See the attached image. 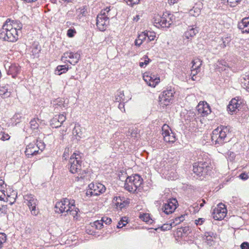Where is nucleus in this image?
Returning <instances> with one entry per match:
<instances>
[{"mask_svg":"<svg viewBox=\"0 0 249 249\" xmlns=\"http://www.w3.org/2000/svg\"><path fill=\"white\" fill-rule=\"evenodd\" d=\"M79 209L74 205V200L66 198L60 202H57L55 206V212L59 213H64V215H71L74 218L77 215Z\"/></svg>","mask_w":249,"mask_h":249,"instance_id":"obj_1","label":"nucleus"},{"mask_svg":"<svg viewBox=\"0 0 249 249\" xmlns=\"http://www.w3.org/2000/svg\"><path fill=\"white\" fill-rule=\"evenodd\" d=\"M9 22L10 19H7L0 28V39L13 42L18 39V31L12 27Z\"/></svg>","mask_w":249,"mask_h":249,"instance_id":"obj_2","label":"nucleus"},{"mask_svg":"<svg viewBox=\"0 0 249 249\" xmlns=\"http://www.w3.org/2000/svg\"><path fill=\"white\" fill-rule=\"evenodd\" d=\"M230 131V127L229 126L221 125L214 129L212 134V141L215 144H223L229 141L227 134Z\"/></svg>","mask_w":249,"mask_h":249,"instance_id":"obj_3","label":"nucleus"},{"mask_svg":"<svg viewBox=\"0 0 249 249\" xmlns=\"http://www.w3.org/2000/svg\"><path fill=\"white\" fill-rule=\"evenodd\" d=\"M143 179L138 174L128 176L125 180L124 187L131 193H135L137 190L140 191L142 187Z\"/></svg>","mask_w":249,"mask_h":249,"instance_id":"obj_4","label":"nucleus"},{"mask_svg":"<svg viewBox=\"0 0 249 249\" xmlns=\"http://www.w3.org/2000/svg\"><path fill=\"white\" fill-rule=\"evenodd\" d=\"M212 168L209 160L205 161H199L194 164L193 171L196 176L201 177L209 174Z\"/></svg>","mask_w":249,"mask_h":249,"instance_id":"obj_5","label":"nucleus"},{"mask_svg":"<svg viewBox=\"0 0 249 249\" xmlns=\"http://www.w3.org/2000/svg\"><path fill=\"white\" fill-rule=\"evenodd\" d=\"M110 9L109 7H107L103 9L99 14L96 18V25L98 29L101 31L106 30L109 24L108 13Z\"/></svg>","mask_w":249,"mask_h":249,"instance_id":"obj_6","label":"nucleus"},{"mask_svg":"<svg viewBox=\"0 0 249 249\" xmlns=\"http://www.w3.org/2000/svg\"><path fill=\"white\" fill-rule=\"evenodd\" d=\"M45 147L44 143L41 141H37L36 143L33 142L27 145L25 153L28 158H30L38 154L39 150L42 152Z\"/></svg>","mask_w":249,"mask_h":249,"instance_id":"obj_7","label":"nucleus"},{"mask_svg":"<svg viewBox=\"0 0 249 249\" xmlns=\"http://www.w3.org/2000/svg\"><path fill=\"white\" fill-rule=\"evenodd\" d=\"M81 159V154L79 153H73L71 156L69 164L70 165V171L71 173H78V171L81 170L82 163Z\"/></svg>","mask_w":249,"mask_h":249,"instance_id":"obj_8","label":"nucleus"},{"mask_svg":"<svg viewBox=\"0 0 249 249\" xmlns=\"http://www.w3.org/2000/svg\"><path fill=\"white\" fill-rule=\"evenodd\" d=\"M89 189L86 192L88 196H97L104 193L106 190L105 186L100 183H90L89 185Z\"/></svg>","mask_w":249,"mask_h":249,"instance_id":"obj_9","label":"nucleus"},{"mask_svg":"<svg viewBox=\"0 0 249 249\" xmlns=\"http://www.w3.org/2000/svg\"><path fill=\"white\" fill-rule=\"evenodd\" d=\"M25 202L29 207L31 213L34 215H37L38 213V209L36 208L38 201L36 197L32 194H28L24 196Z\"/></svg>","mask_w":249,"mask_h":249,"instance_id":"obj_10","label":"nucleus"},{"mask_svg":"<svg viewBox=\"0 0 249 249\" xmlns=\"http://www.w3.org/2000/svg\"><path fill=\"white\" fill-rule=\"evenodd\" d=\"M175 91L171 89L164 90L159 97V103L162 106H167L173 100Z\"/></svg>","mask_w":249,"mask_h":249,"instance_id":"obj_11","label":"nucleus"},{"mask_svg":"<svg viewBox=\"0 0 249 249\" xmlns=\"http://www.w3.org/2000/svg\"><path fill=\"white\" fill-rule=\"evenodd\" d=\"M227 212L225 205L222 203H219L213 209L212 213L213 217L215 220H222L226 215Z\"/></svg>","mask_w":249,"mask_h":249,"instance_id":"obj_12","label":"nucleus"},{"mask_svg":"<svg viewBox=\"0 0 249 249\" xmlns=\"http://www.w3.org/2000/svg\"><path fill=\"white\" fill-rule=\"evenodd\" d=\"M170 15L167 17H158L154 19L153 23L154 25L158 28H169L172 23Z\"/></svg>","mask_w":249,"mask_h":249,"instance_id":"obj_13","label":"nucleus"},{"mask_svg":"<svg viewBox=\"0 0 249 249\" xmlns=\"http://www.w3.org/2000/svg\"><path fill=\"white\" fill-rule=\"evenodd\" d=\"M178 201L176 198H171L164 204L162 207L163 212L166 214L172 213L177 207Z\"/></svg>","mask_w":249,"mask_h":249,"instance_id":"obj_14","label":"nucleus"},{"mask_svg":"<svg viewBox=\"0 0 249 249\" xmlns=\"http://www.w3.org/2000/svg\"><path fill=\"white\" fill-rule=\"evenodd\" d=\"M80 54L72 52L65 53L61 57L62 61H67L71 65H75L80 59Z\"/></svg>","mask_w":249,"mask_h":249,"instance_id":"obj_15","label":"nucleus"},{"mask_svg":"<svg viewBox=\"0 0 249 249\" xmlns=\"http://www.w3.org/2000/svg\"><path fill=\"white\" fill-rule=\"evenodd\" d=\"M170 131L171 130L169 129L168 125L164 124L162 127V135L163 136L164 141L168 142H173L176 140V138L174 136V134Z\"/></svg>","mask_w":249,"mask_h":249,"instance_id":"obj_16","label":"nucleus"},{"mask_svg":"<svg viewBox=\"0 0 249 249\" xmlns=\"http://www.w3.org/2000/svg\"><path fill=\"white\" fill-rule=\"evenodd\" d=\"M143 79L149 86L152 87H155L160 82L159 77H155L154 75H149L148 73L143 74Z\"/></svg>","mask_w":249,"mask_h":249,"instance_id":"obj_17","label":"nucleus"},{"mask_svg":"<svg viewBox=\"0 0 249 249\" xmlns=\"http://www.w3.org/2000/svg\"><path fill=\"white\" fill-rule=\"evenodd\" d=\"M198 112L203 116L207 115L211 112L210 107L209 105L205 103L202 104L199 103L197 107Z\"/></svg>","mask_w":249,"mask_h":249,"instance_id":"obj_18","label":"nucleus"},{"mask_svg":"<svg viewBox=\"0 0 249 249\" xmlns=\"http://www.w3.org/2000/svg\"><path fill=\"white\" fill-rule=\"evenodd\" d=\"M12 89L9 85L6 84L0 87V97L3 99L7 98L11 95Z\"/></svg>","mask_w":249,"mask_h":249,"instance_id":"obj_19","label":"nucleus"},{"mask_svg":"<svg viewBox=\"0 0 249 249\" xmlns=\"http://www.w3.org/2000/svg\"><path fill=\"white\" fill-rule=\"evenodd\" d=\"M238 27L243 33H249V17L244 18L238 23Z\"/></svg>","mask_w":249,"mask_h":249,"instance_id":"obj_20","label":"nucleus"},{"mask_svg":"<svg viewBox=\"0 0 249 249\" xmlns=\"http://www.w3.org/2000/svg\"><path fill=\"white\" fill-rule=\"evenodd\" d=\"M198 33V30L196 27L193 28L189 26V29L184 33V36L187 39H191Z\"/></svg>","mask_w":249,"mask_h":249,"instance_id":"obj_21","label":"nucleus"},{"mask_svg":"<svg viewBox=\"0 0 249 249\" xmlns=\"http://www.w3.org/2000/svg\"><path fill=\"white\" fill-rule=\"evenodd\" d=\"M19 71L20 67L15 64L11 65L7 70V74L11 75L13 78H15Z\"/></svg>","mask_w":249,"mask_h":249,"instance_id":"obj_22","label":"nucleus"},{"mask_svg":"<svg viewBox=\"0 0 249 249\" xmlns=\"http://www.w3.org/2000/svg\"><path fill=\"white\" fill-rule=\"evenodd\" d=\"M72 134L74 138L77 140H79L82 138L83 132L79 124H75L72 130Z\"/></svg>","mask_w":249,"mask_h":249,"instance_id":"obj_23","label":"nucleus"},{"mask_svg":"<svg viewBox=\"0 0 249 249\" xmlns=\"http://www.w3.org/2000/svg\"><path fill=\"white\" fill-rule=\"evenodd\" d=\"M240 104L237 100L232 99L228 106V110L231 113L235 112L236 109L239 107Z\"/></svg>","mask_w":249,"mask_h":249,"instance_id":"obj_24","label":"nucleus"},{"mask_svg":"<svg viewBox=\"0 0 249 249\" xmlns=\"http://www.w3.org/2000/svg\"><path fill=\"white\" fill-rule=\"evenodd\" d=\"M113 203L120 209H122L125 206V198L120 196H115L113 200Z\"/></svg>","mask_w":249,"mask_h":249,"instance_id":"obj_25","label":"nucleus"},{"mask_svg":"<svg viewBox=\"0 0 249 249\" xmlns=\"http://www.w3.org/2000/svg\"><path fill=\"white\" fill-rule=\"evenodd\" d=\"M68 100L62 98H58L53 101V104L57 106V107H60L62 109L63 108H67L68 107Z\"/></svg>","mask_w":249,"mask_h":249,"instance_id":"obj_26","label":"nucleus"},{"mask_svg":"<svg viewBox=\"0 0 249 249\" xmlns=\"http://www.w3.org/2000/svg\"><path fill=\"white\" fill-rule=\"evenodd\" d=\"M204 236L205 237V239L207 241L208 244H211V242L213 241V239H215L217 235L216 233L212 231H207L205 232Z\"/></svg>","mask_w":249,"mask_h":249,"instance_id":"obj_27","label":"nucleus"},{"mask_svg":"<svg viewBox=\"0 0 249 249\" xmlns=\"http://www.w3.org/2000/svg\"><path fill=\"white\" fill-rule=\"evenodd\" d=\"M202 62V61L199 58L194 59L192 62L193 65L191 69H193V71H195V70L200 71Z\"/></svg>","mask_w":249,"mask_h":249,"instance_id":"obj_28","label":"nucleus"},{"mask_svg":"<svg viewBox=\"0 0 249 249\" xmlns=\"http://www.w3.org/2000/svg\"><path fill=\"white\" fill-rule=\"evenodd\" d=\"M127 99H125L124 91L119 90L117 92L115 96V102H126Z\"/></svg>","mask_w":249,"mask_h":249,"instance_id":"obj_29","label":"nucleus"},{"mask_svg":"<svg viewBox=\"0 0 249 249\" xmlns=\"http://www.w3.org/2000/svg\"><path fill=\"white\" fill-rule=\"evenodd\" d=\"M9 23L14 29L18 31V33L19 32H20L21 29L22 28V24L19 21L10 20Z\"/></svg>","mask_w":249,"mask_h":249,"instance_id":"obj_30","label":"nucleus"},{"mask_svg":"<svg viewBox=\"0 0 249 249\" xmlns=\"http://www.w3.org/2000/svg\"><path fill=\"white\" fill-rule=\"evenodd\" d=\"M242 87L249 92V76L245 75L241 79Z\"/></svg>","mask_w":249,"mask_h":249,"instance_id":"obj_31","label":"nucleus"},{"mask_svg":"<svg viewBox=\"0 0 249 249\" xmlns=\"http://www.w3.org/2000/svg\"><path fill=\"white\" fill-rule=\"evenodd\" d=\"M39 120L38 118H34L32 119L30 122V128L36 132H37V130L39 127V124L38 122Z\"/></svg>","mask_w":249,"mask_h":249,"instance_id":"obj_32","label":"nucleus"},{"mask_svg":"<svg viewBox=\"0 0 249 249\" xmlns=\"http://www.w3.org/2000/svg\"><path fill=\"white\" fill-rule=\"evenodd\" d=\"M68 70V67L66 65H59L56 67L55 73L58 75L66 72Z\"/></svg>","mask_w":249,"mask_h":249,"instance_id":"obj_33","label":"nucleus"},{"mask_svg":"<svg viewBox=\"0 0 249 249\" xmlns=\"http://www.w3.org/2000/svg\"><path fill=\"white\" fill-rule=\"evenodd\" d=\"M22 116L19 113H16L11 119L12 124L16 125L18 124L21 120Z\"/></svg>","mask_w":249,"mask_h":249,"instance_id":"obj_34","label":"nucleus"},{"mask_svg":"<svg viewBox=\"0 0 249 249\" xmlns=\"http://www.w3.org/2000/svg\"><path fill=\"white\" fill-rule=\"evenodd\" d=\"M50 125L53 128H57L61 126V123L59 122V120H57V116L51 120Z\"/></svg>","mask_w":249,"mask_h":249,"instance_id":"obj_35","label":"nucleus"},{"mask_svg":"<svg viewBox=\"0 0 249 249\" xmlns=\"http://www.w3.org/2000/svg\"><path fill=\"white\" fill-rule=\"evenodd\" d=\"M230 39L229 37L222 38L219 42V46L221 48H225L229 43Z\"/></svg>","mask_w":249,"mask_h":249,"instance_id":"obj_36","label":"nucleus"},{"mask_svg":"<svg viewBox=\"0 0 249 249\" xmlns=\"http://www.w3.org/2000/svg\"><path fill=\"white\" fill-rule=\"evenodd\" d=\"M224 2H227V4L231 7H235L240 2L241 0H222Z\"/></svg>","mask_w":249,"mask_h":249,"instance_id":"obj_37","label":"nucleus"},{"mask_svg":"<svg viewBox=\"0 0 249 249\" xmlns=\"http://www.w3.org/2000/svg\"><path fill=\"white\" fill-rule=\"evenodd\" d=\"M91 227L97 229H101L103 227V224L101 220H97L91 224Z\"/></svg>","mask_w":249,"mask_h":249,"instance_id":"obj_38","label":"nucleus"},{"mask_svg":"<svg viewBox=\"0 0 249 249\" xmlns=\"http://www.w3.org/2000/svg\"><path fill=\"white\" fill-rule=\"evenodd\" d=\"M200 12V10L198 8H194L189 12V14L193 17L198 16Z\"/></svg>","mask_w":249,"mask_h":249,"instance_id":"obj_39","label":"nucleus"},{"mask_svg":"<svg viewBox=\"0 0 249 249\" xmlns=\"http://www.w3.org/2000/svg\"><path fill=\"white\" fill-rule=\"evenodd\" d=\"M140 218L143 221L148 223L150 220V216L148 213H143L140 215Z\"/></svg>","mask_w":249,"mask_h":249,"instance_id":"obj_40","label":"nucleus"},{"mask_svg":"<svg viewBox=\"0 0 249 249\" xmlns=\"http://www.w3.org/2000/svg\"><path fill=\"white\" fill-rule=\"evenodd\" d=\"M127 223L126 217L122 218V219L118 222L117 226L118 229L122 228Z\"/></svg>","mask_w":249,"mask_h":249,"instance_id":"obj_41","label":"nucleus"},{"mask_svg":"<svg viewBox=\"0 0 249 249\" xmlns=\"http://www.w3.org/2000/svg\"><path fill=\"white\" fill-rule=\"evenodd\" d=\"M172 227H173V226L171 223L170 224H168V223L164 224L162 226L160 227V228L161 231H167V230H169L171 229Z\"/></svg>","mask_w":249,"mask_h":249,"instance_id":"obj_42","label":"nucleus"},{"mask_svg":"<svg viewBox=\"0 0 249 249\" xmlns=\"http://www.w3.org/2000/svg\"><path fill=\"white\" fill-rule=\"evenodd\" d=\"M6 241V236L4 233H0V248Z\"/></svg>","mask_w":249,"mask_h":249,"instance_id":"obj_43","label":"nucleus"},{"mask_svg":"<svg viewBox=\"0 0 249 249\" xmlns=\"http://www.w3.org/2000/svg\"><path fill=\"white\" fill-rule=\"evenodd\" d=\"M76 33V30L74 28H70L67 31V35L69 37H72Z\"/></svg>","mask_w":249,"mask_h":249,"instance_id":"obj_44","label":"nucleus"},{"mask_svg":"<svg viewBox=\"0 0 249 249\" xmlns=\"http://www.w3.org/2000/svg\"><path fill=\"white\" fill-rule=\"evenodd\" d=\"M190 229L188 227L181 228L179 231V232H183L185 235H188L190 233Z\"/></svg>","mask_w":249,"mask_h":249,"instance_id":"obj_45","label":"nucleus"},{"mask_svg":"<svg viewBox=\"0 0 249 249\" xmlns=\"http://www.w3.org/2000/svg\"><path fill=\"white\" fill-rule=\"evenodd\" d=\"M78 176L77 177V180H79L80 179H83L85 178V175L86 174V172L85 170H82L81 169L80 171H78Z\"/></svg>","mask_w":249,"mask_h":249,"instance_id":"obj_46","label":"nucleus"},{"mask_svg":"<svg viewBox=\"0 0 249 249\" xmlns=\"http://www.w3.org/2000/svg\"><path fill=\"white\" fill-rule=\"evenodd\" d=\"M147 36V32L145 31L144 32L142 33L141 34H140L138 36V37L139 38H140V39L141 40H142V41H143L146 38Z\"/></svg>","mask_w":249,"mask_h":249,"instance_id":"obj_47","label":"nucleus"},{"mask_svg":"<svg viewBox=\"0 0 249 249\" xmlns=\"http://www.w3.org/2000/svg\"><path fill=\"white\" fill-rule=\"evenodd\" d=\"M57 120H59V122L61 123V124L62 125L63 123L65 121L66 117L65 115H64L63 114H62L59 115L58 116H57Z\"/></svg>","mask_w":249,"mask_h":249,"instance_id":"obj_48","label":"nucleus"},{"mask_svg":"<svg viewBox=\"0 0 249 249\" xmlns=\"http://www.w3.org/2000/svg\"><path fill=\"white\" fill-rule=\"evenodd\" d=\"M101 220L103 223H104L106 225L110 224L112 221L111 219L107 217H103Z\"/></svg>","mask_w":249,"mask_h":249,"instance_id":"obj_49","label":"nucleus"},{"mask_svg":"<svg viewBox=\"0 0 249 249\" xmlns=\"http://www.w3.org/2000/svg\"><path fill=\"white\" fill-rule=\"evenodd\" d=\"M156 37L155 34L153 32H147V37L149 41H153L154 40Z\"/></svg>","mask_w":249,"mask_h":249,"instance_id":"obj_50","label":"nucleus"},{"mask_svg":"<svg viewBox=\"0 0 249 249\" xmlns=\"http://www.w3.org/2000/svg\"><path fill=\"white\" fill-rule=\"evenodd\" d=\"M7 213V205H2L0 208V214H6Z\"/></svg>","mask_w":249,"mask_h":249,"instance_id":"obj_51","label":"nucleus"},{"mask_svg":"<svg viewBox=\"0 0 249 249\" xmlns=\"http://www.w3.org/2000/svg\"><path fill=\"white\" fill-rule=\"evenodd\" d=\"M144 57H145V58H146L147 60L145 59V60H144V62H140L139 66L141 67H142L144 66H146L149 63V61L150 60V59L148 58L147 56L145 55Z\"/></svg>","mask_w":249,"mask_h":249,"instance_id":"obj_52","label":"nucleus"},{"mask_svg":"<svg viewBox=\"0 0 249 249\" xmlns=\"http://www.w3.org/2000/svg\"><path fill=\"white\" fill-rule=\"evenodd\" d=\"M139 2V0H128L126 3L128 5L133 6L134 4H137Z\"/></svg>","mask_w":249,"mask_h":249,"instance_id":"obj_53","label":"nucleus"},{"mask_svg":"<svg viewBox=\"0 0 249 249\" xmlns=\"http://www.w3.org/2000/svg\"><path fill=\"white\" fill-rule=\"evenodd\" d=\"M1 134H2V137L0 139L2 141L8 140L10 138V136L8 134L5 133L4 132H2Z\"/></svg>","mask_w":249,"mask_h":249,"instance_id":"obj_54","label":"nucleus"},{"mask_svg":"<svg viewBox=\"0 0 249 249\" xmlns=\"http://www.w3.org/2000/svg\"><path fill=\"white\" fill-rule=\"evenodd\" d=\"M181 222L179 220V218L178 217H176L175 219H173V221L171 222V224L173 226V227H174L179 223H180Z\"/></svg>","mask_w":249,"mask_h":249,"instance_id":"obj_55","label":"nucleus"},{"mask_svg":"<svg viewBox=\"0 0 249 249\" xmlns=\"http://www.w3.org/2000/svg\"><path fill=\"white\" fill-rule=\"evenodd\" d=\"M205 219L202 218H199L195 220V223L196 225H201L204 222Z\"/></svg>","mask_w":249,"mask_h":249,"instance_id":"obj_56","label":"nucleus"},{"mask_svg":"<svg viewBox=\"0 0 249 249\" xmlns=\"http://www.w3.org/2000/svg\"><path fill=\"white\" fill-rule=\"evenodd\" d=\"M239 177L240 179L245 180L247 179L249 177L247 174L245 173H242L239 175Z\"/></svg>","mask_w":249,"mask_h":249,"instance_id":"obj_57","label":"nucleus"},{"mask_svg":"<svg viewBox=\"0 0 249 249\" xmlns=\"http://www.w3.org/2000/svg\"><path fill=\"white\" fill-rule=\"evenodd\" d=\"M241 249H249V243L248 242H244L241 245Z\"/></svg>","mask_w":249,"mask_h":249,"instance_id":"obj_58","label":"nucleus"},{"mask_svg":"<svg viewBox=\"0 0 249 249\" xmlns=\"http://www.w3.org/2000/svg\"><path fill=\"white\" fill-rule=\"evenodd\" d=\"M119 103H120L118 106L119 108L122 111H125L124 105V102H119Z\"/></svg>","mask_w":249,"mask_h":249,"instance_id":"obj_59","label":"nucleus"},{"mask_svg":"<svg viewBox=\"0 0 249 249\" xmlns=\"http://www.w3.org/2000/svg\"><path fill=\"white\" fill-rule=\"evenodd\" d=\"M142 42L143 41H142L140 39V38L137 37V38L136 39L135 41V44L136 46H140L142 43Z\"/></svg>","mask_w":249,"mask_h":249,"instance_id":"obj_60","label":"nucleus"},{"mask_svg":"<svg viewBox=\"0 0 249 249\" xmlns=\"http://www.w3.org/2000/svg\"><path fill=\"white\" fill-rule=\"evenodd\" d=\"M218 63L219 65H221L224 66L225 67H227V62L223 60L218 61Z\"/></svg>","mask_w":249,"mask_h":249,"instance_id":"obj_61","label":"nucleus"},{"mask_svg":"<svg viewBox=\"0 0 249 249\" xmlns=\"http://www.w3.org/2000/svg\"><path fill=\"white\" fill-rule=\"evenodd\" d=\"M200 71L195 70V71H193V69H191V73L190 75L193 76H196V75Z\"/></svg>","mask_w":249,"mask_h":249,"instance_id":"obj_62","label":"nucleus"},{"mask_svg":"<svg viewBox=\"0 0 249 249\" xmlns=\"http://www.w3.org/2000/svg\"><path fill=\"white\" fill-rule=\"evenodd\" d=\"M178 0H168L170 4H174L178 2Z\"/></svg>","mask_w":249,"mask_h":249,"instance_id":"obj_63","label":"nucleus"},{"mask_svg":"<svg viewBox=\"0 0 249 249\" xmlns=\"http://www.w3.org/2000/svg\"><path fill=\"white\" fill-rule=\"evenodd\" d=\"M201 201H202V203H201L199 205L200 208H202V207H203L204 205L206 203L205 200L203 199L201 200Z\"/></svg>","mask_w":249,"mask_h":249,"instance_id":"obj_64","label":"nucleus"}]
</instances>
